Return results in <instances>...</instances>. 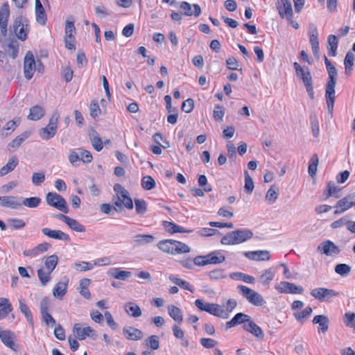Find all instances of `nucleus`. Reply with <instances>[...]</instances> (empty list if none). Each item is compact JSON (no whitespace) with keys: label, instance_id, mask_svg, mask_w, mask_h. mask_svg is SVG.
<instances>
[{"label":"nucleus","instance_id":"obj_6","mask_svg":"<svg viewBox=\"0 0 355 355\" xmlns=\"http://www.w3.org/2000/svg\"><path fill=\"white\" fill-rule=\"evenodd\" d=\"M337 74L328 75V79L325 87V98L328 111L330 114L333 113L334 105L335 102V87L336 85Z\"/></svg>","mask_w":355,"mask_h":355},{"label":"nucleus","instance_id":"obj_46","mask_svg":"<svg viewBox=\"0 0 355 355\" xmlns=\"http://www.w3.org/2000/svg\"><path fill=\"white\" fill-rule=\"evenodd\" d=\"M319 159L316 154L312 155L309 160V165L308 168V173L310 176L313 177L317 172Z\"/></svg>","mask_w":355,"mask_h":355},{"label":"nucleus","instance_id":"obj_34","mask_svg":"<svg viewBox=\"0 0 355 355\" xmlns=\"http://www.w3.org/2000/svg\"><path fill=\"white\" fill-rule=\"evenodd\" d=\"M12 310V304L8 299L0 298V319L4 318Z\"/></svg>","mask_w":355,"mask_h":355},{"label":"nucleus","instance_id":"obj_55","mask_svg":"<svg viewBox=\"0 0 355 355\" xmlns=\"http://www.w3.org/2000/svg\"><path fill=\"white\" fill-rule=\"evenodd\" d=\"M76 33V28L73 21H66L65 24V38L70 40L74 37Z\"/></svg>","mask_w":355,"mask_h":355},{"label":"nucleus","instance_id":"obj_12","mask_svg":"<svg viewBox=\"0 0 355 355\" xmlns=\"http://www.w3.org/2000/svg\"><path fill=\"white\" fill-rule=\"evenodd\" d=\"M180 13L187 16L198 17L200 15L202 10L198 4H191L187 1H182L180 3Z\"/></svg>","mask_w":355,"mask_h":355},{"label":"nucleus","instance_id":"obj_15","mask_svg":"<svg viewBox=\"0 0 355 355\" xmlns=\"http://www.w3.org/2000/svg\"><path fill=\"white\" fill-rule=\"evenodd\" d=\"M275 288L282 293L302 294L304 292V288L302 286L288 282H281L275 286Z\"/></svg>","mask_w":355,"mask_h":355},{"label":"nucleus","instance_id":"obj_9","mask_svg":"<svg viewBox=\"0 0 355 355\" xmlns=\"http://www.w3.org/2000/svg\"><path fill=\"white\" fill-rule=\"evenodd\" d=\"M311 295L320 302H329L339 296V293L333 289L327 288H317L311 291Z\"/></svg>","mask_w":355,"mask_h":355},{"label":"nucleus","instance_id":"obj_40","mask_svg":"<svg viewBox=\"0 0 355 355\" xmlns=\"http://www.w3.org/2000/svg\"><path fill=\"white\" fill-rule=\"evenodd\" d=\"M310 44L312 46H318V33L316 26L313 24H311L309 30Z\"/></svg>","mask_w":355,"mask_h":355},{"label":"nucleus","instance_id":"obj_59","mask_svg":"<svg viewBox=\"0 0 355 355\" xmlns=\"http://www.w3.org/2000/svg\"><path fill=\"white\" fill-rule=\"evenodd\" d=\"M89 112L90 115L93 119H96L101 114V110L96 101H92L91 102L89 105Z\"/></svg>","mask_w":355,"mask_h":355},{"label":"nucleus","instance_id":"obj_17","mask_svg":"<svg viewBox=\"0 0 355 355\" xmlns=\"http://www.w3.org/2000/svg\"><path fill=\"white\" fill-rule=\"evenodd\" d=\"M0 339L1 342L12 350L16 352L17 346L15 344V333L10 330H4L0 331Z\"/></svg>","mask_w":355,"mask_h":355},{"label":"nucleus","instance_id":"obj_13","mask_svg":"<svg viewBox=\"0 0 355 355\" xmlns=\"http://www.w3.org/2000/svg\"><path fill=\"white\" fill-rule=\"evenodd\" d=\"M354 200H355V193H349L347 196H346L345 198L340 199L338 200L335 207H339L340 209H336L334 211L335 214H340L343 213L344 211L349 209L350 207H352L353 205H354Z\"/></svg>","mask_w":355,"mask_h":355},{"label":"nucleus","instance_id":"obj_1","mask_svg":"<svg viewBox=\"0 0 355 355\" xmlns=\"http://www.w3.org/2000/svg\"><path fill=\"white\" fill-rule=\"evenodd\" d=\"M253 236V232L248 229H238L228 232L222 237L223 245H237L245 242Z\"/></svg>","mask_w":355,"mask_h":355},{"label":"nucleus","instance_id":"obj_27","mask_svg":"<svg viewBox=\"0 0 355 355\" xmlns=\"http://www.w3.org/2000/svg\"><path fill=\"white\" fill-rule=\"evenodd\" d=\"M313 324H318V331L325 333L329 329V320L327 316L324 315H318L313 318Z\"/></svg>","mask_w":355,"mask_h":355},{"label":"nucleus","instance_id":"obj_53","mask_svg":"<svg viewBox=\"0 0 355 355\" xmlns=\"http://www.w3.org/2000/svg\"><path fill=\"white\" fill-rule=\"evenodd\" d=\"M155 185V180L150 175L144 176L141 180V187L146 190H151Z\"/></svg>","mask_w":355,"mask_h":355},{"label":"nucleus","instance_id":"obj_10","mask_svg":"<svg viewBox=\"0 0 355 355\" xmlns=\"http://www.w3.org/2000/svg\"><path fill=\"white\" fill-rule=\"evenodd\" d=\"M12 29L17 38L21 41L26 39L28 29V20L22 16L17 17L12 24Z\"/></svg>","mask_w":355,"mask_h":355},{"label":"nucleus","instance_id":"obj_60","mask_svg":"<svg viewBox=\"0 0 355 355\" xmlns=\"http://www.w3.org/2000/svg\"><path fill=\"white\" fill-rule=\"evenodd\" d=\"M236 325L243 324V326L247 325L250 320L251 319L250 315L243 313H238L233 317L234 319H236Z\"/></svg>","mask_w":355,"mask_h":355},{"label":"nucleus","instance_id":"obj_19","mask_svg":"<svg viewBox=\"0 0 355 355\" xmlns=\"http://www.w3.org/2000/svg\"><path fill=\"white\" fill-rule=\"evenodd\" d=\"M42 232L44 235L54 239L64 241L67 242H69L71 240L69 236L61 230H52L49 228L44 227L42 229Z\"/></svg>","mask_w":355,"mask_h":355},{"label":"nucleus","instance_id":"obj_11","mask_svg":"<svg viewBox=\"0 0 355 355\" xmlns=\"http://www.w3.org/2000/svg\"><path fill=\"white\" fill-rule=\"evenodd\" d=\"M37 62L31 51L26 52L24 60V74L27 80H31L36 70Z\"/></svg>","mask_w":355,"mask_h":355},{"label":"nucleus","instance_id":"obj_61","mask_svg":"<svg viewBox=\"0 0 355 355\" xmlns=\"http://www.w3.org/2000/svg\"><path fill=\"white\" fill-rule=\"evenodd\" d=\"M51 273L49 271L44 272L42 268L37 270L38 278L43 286H45L50 281Z\"/></svg>","mask_w":355,"mask_h":355},{"label":"nucleus","instance_id":"obj_29","mask_svg":"<svg viewBox=\"0 0 355 355\" xmlns=\"http://www.w3.org/2000/svg\"><path fill=\"white\" fill-rule=\"evenodd\" d=\"M243 328L255 336L257 338H263L264 336L263 331L255 322H254L251 319L247 325H243Z\"/></svg>","mask_w":355,"mask_h":355},{"label":"nucleus","instance_id":"obj_57","mask_svg":"<svg viewBox=\"0 0 355 355\" xmlns=\"http://www.w3.org/2000/svg\"><path fill=\"white\" fill-rule=\"evenodd\" d=\"M9 226L13 230H20L26 226V223L19 218H10L8 220Z\"/></svg>","mask_w":355,"mask_h":355},{"label":"nucleus","instance_id":"obj_28","mask_svg":"<svg viewBox=\"0 0 355 355\" xmlns=\"http://www.w3.org/2000/svg\"><path fill=\"white\" fill-rule=\"evenodd\" d=\"M35 9L37 21L40 24H45L46 21V15L40 0H35Z\"/></svg>","mask_w":355,"mask_h":355},{"label":"nucleus","instance_id":"obj_51","mask_svg":"<svg viewBox=\"0 0 355 355\" xmlns=\"http://www.w3.org/2000/svg\"><path fill=\"white\" fill-rule=\"evenodd\" d=\"M310 122L313 135L315 137H318L320 133V128L318 119L315 114H311Z\"/></svg>","mask_w":355,"mask_h":355},{"label":"nucleus","instance_id":"obj_5","mask_svg":"<svg viewBox=\"0 0 355 355\" xmlns=\"http://www.w3.org/2000/svg\"><path fill=\"white\" fill-rule=\"evenodd\" d=\"M237 290L249 303L254 306H261L266 304V301L261 295L246 286L239 285Z\"/></svg>","mask_w":355,"mask_h":355},{"label":"nucleus","instance_id":"obj_30","mask_svg":"<svg viewBox=\"0 0 355 355\" xmlns=\"http://www.w3.org/2000/svg\"><path fill=\"white\" fill-rule=\"evenodd\" d=\"M45 114V110L40 105H35L30 108L28 119L31 121H38Z\"/></svg>","mask_w":355,"mask_h":355},{"label":"nucleus","instance_id":"obj_50","mask_svg":"<svg viewBox=\"0 0 355 355\" xmlns=\"http://www.w3.org/2000/svg\"><path fill=\"white\" fill-rule=\"evenodd\" d=\"M67 225L71 228L72 230L76 231L77 232H85V227L80 224L76 219L69 218V220L67 223Z\"/></svg>","mask_w":355,"mask_h":355},{"label":"nucleus","instance_id":"obj_26","mask_svg":"<svg viewBox=\"0 0 355 355\" xmlns=\"http://www.w3.org/2000/svg\"><path fill=\"white\" fill-rule=\"evenodd\" d=\"M30 135L31 132L29 131L22 132L8 144V150L11 151L12 149L19 148L21 144L30 137Z\"/></svg>","mask_w":355,"mask_h":355},{"label":"nucleus","instance_id":"obj_54","mask_svg":"<svg viewBox=\"0 0 355 355\" xmlns=\"http://www.w3.org/2000/svg\"><path fill=\"white\" fill-rule=\"evenodd\" d=\"M136 212L139 215H143L147 209V204L143 199H135Z\"/></svg>","mask_w":355,"mask_h":355},{"label":"nucleus","instance_id":"obj_49","mask_svg":"<svg viewBox=\"0 0 355 355\" xmlns=\"http://www.w3.org/2000/svg\"><path fill=\"white\" fill-rule=\"evenodd\" d=\"M41 201L42 200L39 197L26 198L22 200L21 205H23L28 208H35L40 205Z\"/></svg>","mask_w":355,"mask_h":355},{"label":"nucleus","instance_id":"obj_58","mask_svg":"<svg viewBox=\"0 0 355 355\" xmlns=\"http://www.w3.org/2000/svg\"><path fill=\"white\" fill-rule=\"evenodd\" d=\"M351 271V267L345 263H338L335 266V272L342 276L348 275Z\"/></svg>","mask_w":355,"mask_h":355},{"label":"nucleus","instance_id":"obj_22","mask_svg":"<svg viewBox=\"0 0 355 355\" xmlns=\"http://www.w3.org/2000/svg\"><path fill=\"white\" fill-rule=\"evenodd\" d=\"M123 333L127 339L131 340H141L144 336L143 332L140 329L132 327L123 328Z\"/></svg>","mask_w":355,"mask_h":355},{"label":"nucleus","instance_id":"obj_24","mask_svg":"<svg viewBox=\"0 0 355 355\" xmlns=\"http://www.w3.org/2000/svg\"><path fill=\"white\" fill-rule=\"evenodd\" d=\"M0 205L3 207L17 209L21 207V203L18 202L17 197L7 196L0 197Z\"/></svg>","mask_w":355,"mask_h":355},{"label":"nucleus","instance_id":"obj_63","mask_svg":"<svg viewBox=\"0 0 355 355\" xmlns=\"http://www.w3.org/2000/svg\"><path fill=\"white\" fill-rule=\"evenodd\" d=\"M214 118L216 121H221L225 115V112L223 106L220 105H216L214 110Z\"/></svg>","mask_w":355,"mask_h":355},{"label":"nucleus","instance_id":"obj_31","mask_svg":"<svg viewBox=\"0 0 355 355\" xmlns=\"http://www.w3.org/2000/svg\"><path fill=\"white\" fill-rule=\"evenodd\" d=\"M164 226L166 230L171 233H191L193 232L191 230H185L184 227L178 225L172 222L164 221Z\"/></svg>","mask_w":355,"mask_h":355},{"label":"nucleus","instance_id":"obj_62","mask_svg":"<svg viewBox=\"0 0 355 355\" xmlns=\"http://www.w3.org/2000/svg\"><path fill=\"white\" fill-rule=\"evenodd\" d=\"M208 276L211 280H219L226 277L224 274V270L222 269L211 270L208 273Z\"/></svg>","mask_w":355,"mask_h":355},{"label":"nucleus","instance_id":"obj_39","mask_svg":"<svg viewBox=\"0 0 355 355\" xmlns=\"http://www.w3.org/2000/svg\"><path fill=\"white\" fill-rule=\"evenodd\" d=\"M90 280L89 279L85 278L80 281L79 286L80 294L87 300L90 299L91 297V294L88 288Z\"/></svg>","mask_w":355,"mask_h":355},{"label":"nucleus","instance_id":"obj_4","mask_svg":"<svg viewBox=\"0 0 355 355\" xmlns=\"http://www.w3.org/2000/svg\"><path fill=\"white\" fill-rule=\"evenodd\" d=\"M194 304L196 306L202 311H206L209 314L223 319L228 318L227 311H225L223 306L218 304L205 302L201 299H197Z\"/></svg>","mask_w":355,"mask_h":355},{"label":"nucleus","instance_id":"obj_25","mask_svg":"<svg viewBox=\"0 0 355 355\" xmlns=\"http://www.w3.org/2000/svg\"><path fill=\"white\" fill-rule=\"evenodd\" d=\"M132 240L135 246H142L152 243L155 237L151 234H140L132 236Z\"/></svg>","mask_w":355,"mask_h":355},{"label":"nucleus","instance_id":"obj_37","mask_svg":"<svg viewBox=\"0 0 355 355\" xmlns=\"http://www.w3.org/2000/svg\"><path fill=\"white\" fill-rule=\"evenodd\" d=\"M17 164L18 161L15 157L10 158L8 163L0 169V177L12 171L17 166Z\"/></svg>","mask_w":355,"mask_h":355},{"label":"nucleus","instance_id":"obj_38","mask_svg":"<svg viewBox=\"0 0 355 355\" xmlns=\"http://www.w3.org/2000/svg\"><path fill=\"white\" fill-rule=\"evenodd\" d=\"M169 279L175 284L180 286L181 288L190 291L191 293L194 292L193 286L187 281L182 279L178 278L173 275L169 277Z\"/></svg>","mask_w":355,"mask_h":355},{"label":"nucleus","instance_id":"obj_32","mask_svg":"<svg viewBox=\"0 0 355 355\" xmlns=\"http://www.w3.org/2000/svg\"><path fill=\"white\" fill-rule=\"evenodd\" d=\"M89 136L94 148L98 152L101 151L103 148V145L98 132L95 130L92 129L89 132Z\"/></svg>","mask_w":355,"mask_h":355},{"label":"nucleus","instance_id":"obj_7","mask_svg":"<svg viewBox=\"0 0 355 355\" xmlns=\"http://www.w3.org/2000/svg\"><path fill=\"white\" fill-rule=\"evenodd\" d=\"M59 119V113L58 112H54L49 119L48 125L44 128H42L39 130V135L42 139L49 140L56 135Z\"/></svg>","mask_w":355,"mask_h":355},{"label":"nucleus","instance_id":"obj_43","mask_svg":"<svg viewBox=\"0 0 355 355\" xmlns=\"http://www.w3.org/2000/svg\"><path fill=\"white\" fill-rule=\"evenodd\" d=\"M110 275L115 279L124 281L131 276V272L130 271L121 270L119 268H114L110 272Z\"/></svg>","mask_w":355,"mask_h":355},{"label":"nucleus","instance_id":"obj_56","mask_svg":"<svg viewBox=\"0 0 355 355\" xmlns=\"http://www.w3.org/2000/svg\"><path fill=\"white\" fill-rule=\"evenodd\" d=\"M275 273L272 268L266 270L263 274L260 276V282L262 284H268L271 280L273 279Z\"/></svg>","mask_w":355,"mask_h":355},{"label":"nucleus","instance_id":"obj_23","mask_svg":"<svg viewBox=\"0 0 355 355\" xmlns=\"http://www.w3.org/2000/svg\"><path fill=\"white\" fill-rule=\"evenodd\" d=\"M69 279L64 278V281L58 282L53 289V296L58 299H62L67 293Z\"/></svg>","mask_w":355,"mask_h":355},{"label":"nucleus","instance_id":"obj_16","mask_svg":"<svg viewBox=\"0 0 355 355\" xmlns=\"http://www.w3.org/2000/svg\"><path fill=\"white\" fill-rule=\"evenodd\" d=\"M318 251H321L322 253L327 256H331L332 254H338L340 250L339 248L334 244L332 241L327 240L323 241L318 247Z\"/></svg>","mask_w":355,"mask_h":355},{"label":"nucleus","instance_id":"obj_20","mask_svg":"<svg viewBox=\"0 0 355 355\" xmlns=\"http://www.w3.org/2000/svg\"><path fill=\"white\" fill-rule=\"evenodd\" d=\"M73 332L78 340H83L85 339L86 336L92 337V333L94 332V330L90 327L81 328L80 324L76 323L73 327Z\"/></svg>","mask_w":355,"mask_h":355},{"label":"nucleus","instance_id":"obj_2","mask_svg":"<svg viewBox=\"0 0 355 355\" xmlns=\"http://www.w3.org/2000/svg\"><path fill=\"white\" fill-rule=\"evenodd\" d=\"M157 247L162 252L171 254L188 253L191 250L187 244L172 239L160 241Z\"/></svg>","mask_w":355,"mask_h":355},{"label":"nucleus","instance_id":"obj_48","mask_svg":"<svg viewBox=\"0 0 355 355\" xmlns=\"http://www.w3.org/2000/svg\"><path fill=\"white\" fill-rule=\"evenodd\" d=\"M8 55L15 59L17 57L19 52V44L17 40H12L8 45V49H6Z\"/></svg>","mask_w":355,"mask_h":355},{"label":"nucleus","instance_id":"obj_44","mask_svg":"<svg viewBox=\"0 0 355 355\" xmlns=\"http://www.w3.org/2000/svg\"><path fill=\"white\" fill-rule=\"evenodd\" d=\"M230 276L232 279H241L248 284H254L255 282V278L254 277L243 272H233L231 273Z\"/></svg>","mask_w":355,"mask_h":355},{"label":"nucleus","instance_id":"obj_45","mask_svg":"<svg viewBox=\"0 0 355 355\" xmlns=\"http://www.w3.org/2000/svg\"><path fill=\"white\" fill-rule=\"evenodd\" d=\"M9 14V6L8 3H3L0 9V26H7Z\"/></svg>","mask_w":355,"mask_h":355},{"label":"nucleus","instance_id":"obj_33","mask_svg":"<svg viewBox=\"0 0 355 355\" xmlns=\"http://www.w3.org/2000/svg\"><path fill=\"white\" fill-rule=\"evenodd\" d=\"M338 38L334 35H330L327 37V49L330 56L335 57L337 55Z\"/></svg>","mask_w":355,"mask_h":355},{"label":"nucleus","instance_id":"obj_42","mask_svg":"<svg viewBox=\"0 0 355 355\" xmlns=\"http://www.w3.org/2000/svg\"><path fill=\"white\" fill-rule=\"evenodd\" d=\"M19 304L21 312L25 315L28 323L33 326V318L28 306L24 303L23 300H19Z\"/></svg>","mask_w":355,"mask_h":355},{"label":"nucleus","instance_id":"obj_18","mask_svg":"<svg viewBox=\"0 0 355 355\" xmlns=\"http://www.w3.org/2000/svg\"><path fill=\"white\" fill-rule=\"evenodd\" d=\"M244 256L253 261H268L270 259V252L268 250H257V251H250L245 252Z\"/></svg>","mask_w":355,"mask_h":355},{"label":"nucleus","instance_id":"obj_36","mask_svg":"<svg viewBox=\"0 0 355 355\" xmlns=\"http://www.w3.org/2000/svg\"><path fill=\"white\" fill-rule=\"evenodd\" d=\"M125 309L128 314L134 318H139L142 314L140 307L134 302H128L125 306Z\"/></svg>","mask_w":355,"mask_h":355},{"label":"nucleus","instance_id":"obj_47","mask_svg":"<svg viewBox=\"0 0 355 355\" xmlns=\"http://www.w3.org/2000/svg\"><path fill=\"white\" fill-rule=\"evenodd\" d=\"M58 261V257L55 254L49 256L44 262L45 267L49 272H52L55 268Z\"/></svg>","mask_w":355,"mask_h":355},{"label":"nucleus","instance_id":"obj_8","mask_svg":"<svg viewBox=\"0 0 355 355\" xmlns=\"http://www.w3.org/2000/svg\"><path fill=\"white\" fill-rule=\"evenodd\" d=\"M46 201L49 206L55 207L64 214L69 212L65 199L55 192H49L46 196Z\"/></svg>","mask_w":355,"mask_h":355},{"label":"nucleus","instance_id":"obj_35","mask_svg":"<svg viewBox=\"0 0 355 355\" xmlns=\"http://www.w3.org/2000/svg\"><path fill=\"white\" fill-rule=\"evenodd\" d=\"M168 311L169 315L178 323H182L183 321V314L180 309L175 305H169L168 306Z\"/></svg>","mask_w":355,"mask_h":355},{"label":"nucleus","instance_id":"obj_3","mask_svg":"<svg viewBox=\"0 0 355 355\" xmlns=\"http://www.w3.org/2000/svg\"><path fill=\"white\" fill-rule=\"evenodd\" d=\"M293 67L295 70L297 76L302 80L309 96L311 99H313L314 92L313 87V80L309 67H302L297 62H295L293 63Z\"/></svg>","mask_w":355,"mask_h":355},{"label":"nucleus","instance_id":"obj_21","mask_svg":"<svg viewBox=\"0 0 355 355\" xmlns=\"http://www.w3.org/2000/svg\"><path fill=\"white\" fill-rule=\"evenodd\" d=\"M206 265L219 264L225 261V257L219 250H216L205 255Z\"/></svg>","mask_w":355,"mask_h":355},{"label":"nucleus","instance_id":"obj_41","mask_svg":"<svg viewBox=\"0 0 355 355\" xmlns=\"http://www.w3.org/2000/svg\"><path fill=\"white\" fill-rule=\"evenodd\" d=\"M279 195V189L277 185H272L268 190L266 195V199L268 201L269 204H273L277 199Z\"/></svg>","mask_w":355,"mask_h":355},{"label":"nucleus","instance_id":"obj_14","mask_svg":"<svg viewBox=\"0 0 355 355\" xmlns=\"http://www.w3.org/2000/svg\"><path fill=\"white\" fill-rule=\"evenodd\" d=\"M276 7L281 18L286 17V19H290L293 17V8L289 0H278Z\"/></svg>","mask_w":355,"mask_h":355},{"label":"nucleus","instance_id":"obj_52","mask_svg":"<svg viewBox=\"0 0 355 355\" xmlns=\"http://www.w3.org/2000/svg\"><path fill=\"white\" fill-rule=\"evenodd\" d=\"M245 176V186L244 189L248 193H252L254 189V182L252 178L250 176L248 171H244Z\"/></svg>","mask_w":355,"mask_h":355},{"label":"nucleus","instance_id":"obj_64","mask_svg":"<svg viewBox=\"0 0 355 355\" xmlns=\"http://www.w3.org/2000/svg\"><path fill=\"white\" fill-rule=\"evenodd\" d=\"M94 10L96 15L101 18H103L111 15V11L106 9L103 5L96 6L94 8Z\"/></svg>","mask_w":355,"mask_h":355}]
</instances>
